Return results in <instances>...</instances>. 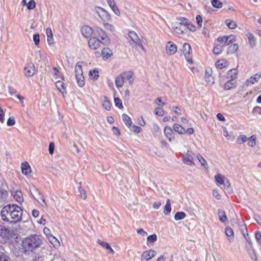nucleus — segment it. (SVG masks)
I'll return each instance as SVG.
<instances>
[{
	"mask_svg": "<svg viewBox=\"0 0 261 261\" xmlns=\"http://www.w3.org/2000/svg\"><path fill=\"white\" fill-rule=\"evenodd\" d=\"M22 210L16 204H8L1 211L2 219L5 221L16 223L21 220Z\"/></svg>",
	"mask_w": 261,
	"mask_h": 261,
	"instance_id": "nucleus-1",
	"label": "nucleus"
},
{
	"mask_svg": "<svg viewBox=\"0 0 261 261\" xmlns=\"http://www.w3.org/2000/svg\"><path fill=\"white\" fill-rule=\"evenodd\" d=\"M42 238L37 234H32L26 237L22 241V248L24 251H33L42 244Z\"/></svg>",
	"mask_w": 261,
	"mask_h": 261,
	"instance_id": "nucleus-2",
	"label": "nucleus"
},
{
	"mask_svg": "<svg viewBox=\"0 0 261 261\" xmlns=\"http://www.w3.org/2000/svg\"><path fill=\"white\" fill-rule=\"evenodd\" d=\"M94 11L103 22L111 21V17L110 15L102 8L96 7L94 8Z\"/></svg>",
	"mask_w": 261,
	"mask_h": 261,
	"instance_id": "nucleus-3",
	"label": "nucleus"
},
{
	"mask_svg": "<svg viewBox=\"0 0 261 261\" xmlns=\"http://www.w3.org/2000/svg\"><path fill=\"white\" fill-rule=\"evenodd\" d=\"M235 40L236 37L233 35L223 36L217 39L218 42L223 46V47L233 43Z\"/></svg>",
	"mask_w": 261,
	"mask_h": 261,
	"instance_id": "nucleus-4",
	"label": "nucleus"
},
{
	"mask_svg": "<svg viewBox=\"0 0 261 261\" xmlns=\"http://www.w3.org/2000/svg\"><path fill=\"white\" fill-rule=\"evenodd\" d=\"M95 31L99 38V40H100L101 43L105 45H107L110 43V40L103 30L99 27H96Z\"/></svg>",
	"mask_w": 261,
	"mask_h": 261,
	"instance_id": "nucleus-5",
	"label": "nucleus"
},
{
	"mask_svg": "<svg viewBox=\"0 0 261 261\" xmlns=\"http://www.w3.org/2000/svg\"><path fill=\"white\" fill-rule=\"evenodd\" d=\"M35 65L32 62L28 63L25 65L23 68V73L25 77H32L35 74Z\"/></svg>",
	"mask_w": 261,
	"mask_h": 261,
	"instance_id": "nucleus-6",
	"label": "nucleus"
},
{
	"mask_svg": "<svg viewBox=\"0 0 261 261\" xmlns=\"http://www.w3.org/2000/svg\"><path fill=\"white\" fill-rule=\"evenodd\" d=\"M128 35L129 38L130 39L129 43L133 47L136 48L137 47V44H140L141 40L136 33L134 31H130L129 32Z\"/></svg>",
	"mask_w": 261,
	"mask_h": 261,
	"instance_id": "nucleus-7",
	"label": "nucleus"
},
{
	"mask_svg": "<svg viewBox=\"0 0 261 261\" xmlns=\"http://www.w3.org/2000/svg\"><path fill=\"white\" fill-rule=\"evenodd\" d=\"M182 50L186 60L189 63H192V49L190 45L187 43H185L182 46Z\"/></svg>",
	"mask_w": 261,
	"mask_h": 261,
	"instance_id": "nucleus-8",
	"label": "nucleus"
},
{
	"mask_svg": "<svg viewBox=\"0 0 261 261\" xmlns=\"http://www.w3.org/2000/svg\"><path fill=\"white\" fill-rule=\"evenodd\" d=\"M14 234V231L11 229L6 228L4 225H0V236L3 238L9 239Z\"/></svg>",
	"mask_w": 261,
	"mask_h": 261,
	"instance_id": "nucleus-9",
	"label": "nucleus"
},
{
	"mask_svg": "<svg viewBox=\"0 0 261 261\" xmlns=\"http://www.w3.org/2000/svg\"><path fill=\"white\" fill-rule=\"evenodd\" d=\"M215 178L217 184L222 185L224 187H228L230 186L229 181L220 174L216 175Z\"/></svg>",
	"mask_w": 261,
	"mask_h": 261,
	"instance_id": "nucleus-10",
	"label": "nucleus"
},
{
	"mask_svg": "<svg viewBox=\"0 0 261 261\" xmlns=\"http://www.w3.org/2000/svg\"><path fill=\"white\" fill-rule=\"evenodd\" d=\"M193 154V153L191 151L188 150L186 155L182 158L184 163L191 166L194 165Z\"/></svg>",
	"mask_w": 261,
	"mask_h": 261,
	"instance_id": "nucleus-11",
	"label": "nucleus"
},
{
	"mask_svg": "<svg viewBox=\"0 0 261 261\" xmlns=\"http://www.w3.org/2000/svg\"><path fill=\"white\" fill-rule=\"evenodd\" d=\"M177 49V46L173 42L169 41L167 43L166 45V51L168 54L173 55L176 53Z\"/></svg>",
	"mask_w": 261,
	"mask_h": 261,
	"instance_id": "nucleus-12",
	"label": "nucleus"
},
{
	"mask_svg": "<svg viewBox=\"0 0 261 261\" xmlns=\"http://www.w3.org/2000/svg\"><path fill=\"white\" fill-rule=\"evenodd\" d=\"M30 192L33 197L38 202H39L40 199H42L43 197L40 191L34 186L30 188Z\"/></svg>",
	"mask_w": 261,
	"mask_h": 261,
	"instance_id": "nucleus-13",
	"label": "nucleus"
},
{
	"mask_svg": "<svg viewBox=\"0 0 261 261\" xmlns=\"http://www.w3.org/2000/svg\"><path fill=\"white\" fill-rule=\"evenodd\" d=\"M100 40L95 37L91 38L88 41L89 46L92 49H96L98 48L100 46Z\"/></svg>",
	"mask_w": 261,
	"mask_h": 261,
	"instance_id": "nucleus-14",
	"label": "nucleus"
},
{
	"mask_svg": "<svg viewBox=\"0 0 261 261\" xmlns=\"http://www.w3.org/2000/svg\"><path fill=\"white\" fill-rule=\"evenodd\" d=\"M156 254V251L154 250H149L143 252L141 258L142 259L148 260L153 257Z\"/></svg>",
	"mask_w": 261,
	"mask_h": 261,
	"instance_id": "nucleus-15",
	"label": "nucleus"
},
{
	"mask_svg": "<svg viewBox=\"0 0 261 261\" xmlns=\"http://www.w3.org/2000/svg\"><path fill=\"white\" fill-rule=\"evenodd\" d=\"M81 33L85 38H88L92 36L93 31L90 27L86 25L82 28Z\"/></svg>",
	"mask_w": 261,
	"mask_h": 261,
	"instance_id": "nucleus-16",
	"label": "nucleus"
},
{
	"mask_svg": "<svg viewBox=\"0 0 261 261\" xmlns=\"http://www.w3.org/2000/svg\"><path fill=\"white\" fill-rule=\"evenodd\" d=\"M172 28L174 31L178 34H184L185 32L187 31L185 27L180 25L176 22L172 24Z\"/></svg>",
	"mask_w": 261,
	"mask_h": 261,
	"instance_id": "nucleus-17",
	"label": "nucleus"
},
{
	"mask_svg": "<svg viewBox=\"0 0 261 261\" xmlns=\"http://www.w3.org/2000/svg\"><path fill=\"white\" fill-rule=\"evenodd\" d=\"M164 134L166 138L168 139L169 141L171 142L172 140L174 139L173 134V132L171 127L168 126H166L164 128Z\"/></svg>",
	"mask_w": 261,
	"mask_h": 261,
	"instance_id": "nucleus-18",
	"label": "nucleus"
},
{
	"mask_svg": "<svg viewBox=\"0 0 261 261\" xmlns=\"http://www.w3.org/2000/svg\"><path fill=\"white\" fill-rule=\"evenodd\" d=\"M245 35L248 39L250 46L254 47L255 45V39L253 34L249 31H247Z\"/></svg>",
	"mask_w": 261,
	"mask_h": 261,
	"instance_id": "nucleus-19",
	"label": "nucleus"
},
{
	"mask_svg": "<svg viewBox=\"0 0 261 261\" xmlns=\"http://www.w3.org/2000/svg\"><path fill=\"white\" fill-rule=\"evenodd\" d=\"M21 168L22 173L25 175H28L31 172V167L27 162L21 164Z\"/></svg>",
	"mask_w": 261,
	"mask_h": 261,
	"instance_id": "nucleus-20",
	"label": "nucleus"
},
{
	"mask_svg": "<svg viewBox=\"0 0 261 261\" xmlns=\"http://www.w3.org/2000/svg\"><path fill=\"white\" fill-rule=\"evenodd\" d=\"M260 78L261 73H257L254 75V76H251L249 79H248L246 81V83L247 84V85H248L249 83L253 84L256 83Z\"/></svg>",
	"mask_w": 261,
	"mask_h": 261,
	"instance_id": "nucleus-21",
	"label": "nucleus"
},
{
	"mask_svg": "<svg viewBox=\"0 0 261 261\" xmlns=\"http://www.w3.org/2000/svg\"><path fill=\"white\" fill-rule=\"evenodd\" d=\"M124 79L123 78L121 73L119 74L115 80L116 86L118 89L121 87L124 84Z\"/></svg>",
	"mask_w": 261,
	"mask_h": 261,
	"instance_id": "nucleus-22",
	"label": "nucleus"
},
{
	"mask_svg": "<svg viewBox=\"0 0 261 261\" xmlns=\"http://www.w3.org/2000/svg\"><path fill=\"white\" fill-rule=\"evenodd\" d=\"M123 78L126 79L129 81V84L130 85H132L134 83V80L132 79L133 73L132 72H124L121 73Z\"/></svg>",
	"mask_w": 261,
	"mask_h": 261,
	"instance_id": "nucleus-23",
	"label": "nucleus"
},
{
	"mask_svg": "<svg viewBox=\"0 0 261 261\" xmlns=\"http://www.w3.org/2000/svg\"><path fill=\"white\" fill-rule=\"evenodd\" d=\"M227 77L234 81L237 77L238 71L236 69H232L227 72Z\"/></svg>",
	"mask_w": 261,
	"mask_h": 261,
	"instance_id": "nucleus-24",
	"label": "nucleus"
},
{
	"mask_svg": "<svg viewBox=\"0 0 261 261\" xmlns=\"http://www.w3.org/2000/svg\"><path fill=\"white\" fill-rule=\"evenodd\" d=\"M46 33L47 36V42L49 45H51L54 42L53 34L50 28H47L46 30Z\"/></svg>",
	"mask_w": 261,
	"mask_h": 261,
	"instance_id": "nucleus-25",
	"label": "nucleus"
},
{
	"mask_svg": "<svg viewBox=\"0 0 261 261\" xmlns=\"http://www.w3.org/2000/svg\"><path fill=\"white\" fill-rule=\"evenodd\" d=\"M235 87L236 82L234 81L229 80L224 84L223 88L225 90H228Z\"/></svg>",
	"mask_w": 261,
	"mask_h": 261,
	"instance_id": "nucleus-26",
	"label": "nucleus"
},
{
	"mask_svg": "<svg viewBox=\"0 0 261 261\" xmlns=\"http://www.w3.org/2000/svg\"><path fill=\"white\" fill-rule=\"evenodd\" d=\"M102 56L104 59H108L112 55V51L109 48H104L101 51Z\"/></svg>",
	"mask_w": 261,
	"mask_h": 261,
	"instance_id": "nucleus-27",
	"label": "nucleus"
},
{
	"mask_svg": "<svg viewBox=\"0 0 261 261\" xmlns=\"http://www.w3.org/2000/svg\"><path fill=\"white\" fill-rule=\"evenodd\" d=\"M218 215L219 219L221 222L224 223L227 220V216L224 210L219 209Z\"/></svg>",
	"mask_w": 261,
	"mask_h": 261,
	"instance_id": "nucleus-28",
	"label": "nucleus"
},
{
	"mask_svg": "<svg viewBox=\"0 0 261 261\" xmlns=\"http://www.w3.org/2000/svg\"><path fill=\"white\" fill-rule=\"evenodd\" d=\"M225 234L228 238V240L231 242L233 240V231L232 228L229 227H227L225 228Z\"/></svg>",
	"mask_w": 261,
	"mask_h": 261,
	"instance_id": "nucleus-29",
	"label": "nucleus"
},
{
	"mask_svg": "<svg viewBox=\"0 0 261 261\" xmlns=\"http://www.w3.org/2000/svg\"><path fill=\"white\" fill-rule=\"evenodd\" d=\"M228 65V62L224 59L218 60L216 63V66L218 68L222 69Z\"/></svg>",
	"mask_w": 261,
	"mask_h": 261,
	"instance_id": "nucleus-30",
	"label": "nucleus"
},
{
	"mask_svg": "<svg viewBox=\"0 0 261 261\" xmlns=\"http://www.w3.org/2000/svg\"><path fill=\"white\" fill-rule=\"evenodd\" d=\"M56 86L58 90L62 93L66 90V86L63 81L58 80L56 82Z\"/></svg>",
	"mask_w": 261,
	"mask_h": 261,
	"instance_id": "nucleus-31",
	"label": "nucleus"
},
{
	"mask_svg": "<svg viewBox=\"0 0 261 261\" xmlns=\"http://www.w3.org/2000/svg\"><path fill=\"white\" fill-rule=\"evenodd\" d=\"M173 128L174 130L179 134H184L186 133V129L182 126L178 124H174Z\"/></svg>",
	"mask_w": 261,
	"mask_h": 261,
	"instance_id": "nucleus-32",
	"label": "nucleus"
},
{
	"mask_svg": "<svg viewBox=\"0 0 261 261\" xmlns=\"http://www.w3.org/2000/svg\"><path fill=\"white\" fill-rule=\"evenodd\" d=\"M98 243H99L102 247L105 248L107 250H109L110 252L112 253V254H114V251L113 250V249L111 248L110 245L106 243L102 242L99 240L97 241Z\"/></svg>",
	"mask_w": 261,
	"mask_h": 261,
	"instance_id": "nucleus-33",
	"label": "nucleus"
},
{
	"mask_svg": "<svg viewBox=\"0 0 261 261\" xmlns=\"http://www.w3.org/2000/svg\"><path fill=\"white\" fill-rule=\"evenodd\" d=\"M75 76H81L83 75V70L82 69V65L80 63H77L75 66Z\"/></svg>",
	"mask_w": 261,
	"mask_h": 261,
	"instance_id": "nucleus-34",
	"label": "nucleus"
},
{
	"mask_svg": "<svg viewBox=\"0 0 261 261\" xmlns=\"http://www.w3.org/2000/svg\"><path fill=\"white\" fill-rule=\"evenodd\" d=\"M171 202L170 200L168 199L166 202V204L164 206V213L165 215H169L171 212Z\"/></svg>",
	"mask_w": 261,
	"mask_h": 261,
	"instance_id": "nucleus-35",
	"label": "nucleus"
},
{
	"mask_svg": "<svg viewBox=\"0 0 261 261\" xmlns=\"http://www.w3.org/2000/svg\"><path fill=\"white\" fill-rule=\"evenodd\" d=\"M48 240L54 247H58L60 246L59 240L53 236L50 235L48 237Z\"/></svg>",
	"mask_w": 261,
	"mask_h": 261,
	"instance_id": "nucleus-36",
	"label": "nucleus"
},
{
	"mask_svg": "<svg viewBox=\"0 0 261 261\" xmlns=\"http://www.w3.org/2000/svg\"><path fill=\"white\" fill-rule=\"evenodd\" d=\"M238 48L239 45L237 44H233L230 45L227 48V54H234L238 49Z\"/></svg>",
	"mask_w": 261,
	"mask_h": 261,
	"instance_id": "nucleus-37",
	"label": "nucleus"
},
{
	"mask_svg": "<svg viewBox=\"0 0 261 261\" xmlns=\"http://www.w3.org/2000/svg\"><path fill=\"white\" fill-rule=\"evenodd\" d=\"M122 119L124 123L128 127L132 123L130 118L125 114H123L122 115Z\"/></svg>",
	"mask_w": 261,
	"mask_h": 261,
	"instance_id": "nucleus-38",
	"label": "nucleus"
},
{
	"mask_svg": "<svg viewBox=\"0 0 261 261\" xmlns=\"http://www.w3.org/2000/svg\"><path fill=\"white\" fill-rule=\"evenodd\" d=\"M102 106L105 108L107 110H110L111 109V103L110 101L108 100V98L106 96L103 98V100L102 102Z\"/></svg>",
	"mask_w": 261,
	"mask_h": 261,
	"instance_id": "nucleus-39",
	"label": "nucleus"
},
{
	"mask_svg": "<svg viewBox=\"0 0 261 261\" xmlns=\"http://www.w3.org/2000/svg\"><path fill=\"white\" fill-rule=\"evenodd\" d=\"M223 51V46L221 44L216 45L213 48V53L216 55H220Z\"/></svg>",
	"mask_w": 261,
	"mask_h": 261,
	"instance_id": "nucleus-40",
	"label": "nucleus"
},
{
	"mask_svg": "<svg viewBox=\"0 0 261 261\" xmlns=\"http://www.w3.org/2000/svg\"><path fill=\"white\" fill-rule=\"evenodd\" d=\"M189 20L185 18H180L177 19V21L175 22L179 25L185 27L187 29V25L189 22Z\"/></svg>",
	"mask_w": 261,
	"mask_h": 261,
	"instance_id": "nucleus-41",
	"label": "nucleus"
},
{
	"mask_svg": "<svg viewBox=\"0 0 261 261\" xmlns=\"http://www.w3.org/2000/svg\"><path fill=\"white\" fill-rule=\"evenodd\" d=\"M211 4L214 8L218 9L222 8L223 6V3L219 0H212Z\"/></svg>",
	"mask_w": 261,
	"mask_h": 261,
	"instance_id": "nucleus-42",
	"label": "nucleus"
},
{
	"mask_svg": "<svg viewBox=\"0 0 261 261\" xmlns=\"http://www.w3.org/2000/svg\"><path fill=\"white\" fill-rule=\"evenodd\" d=\"M78 85L82 87L85 85V80L83 75L75 76Z\"/></svg>",
	"mask_w": 261,
	"mask_h": 261,
	"instance_id": "nucleus-43",
	"label": "nucleus"
},
{
	"mask_svg": "<svg viewBox=\"0 0 261 261\" xmlns=\"http://www.w3.org/2000/svg\"><path fill=\"white\" fill-rule=\"evenodd\" d=\"M225 23L229 28L231 29H234L237 27L236 22L230 19L226 20Z\"/></svg>",
	"mask_w": 261,
	"mask_h": 261,
	"instance_id": "nucleus-44",
	"label": "nucleus"
},
{
	"mask_svg": "<svg viewBox=\"0 0 261 261\" xmlns=\"http://www.w3.org/2000/svg\"><path fill=\"white\" fill-rule=\"evenodd\" d=\"M185 217L186 214L182 212H178L174 216V219L175 220H180L184 219Z\"/></svg>",
	"mask_w": 261,
	"mask_h": 261,
	"instance_id": "nucleus-45",
	"label": "nucleus"
},
{
	"mask_svg": "<svg viewBox=\"0 0 261 261\" xmlns=\"http://www.w3.org/2000/svg\"><path fill=\"white\" fill-rule=\"evenodd\" d=\"M103 27L107 31H109L111 33H113L115 31V27L114 26L109 23H103Z\"/></svg>",
	"mask_w": 261,
	"mask_h": 261,
	"instance_id": "nucleus-46",
	"label": "nucleus"
},
{
	"mask_svg": "<svg viewBox=\"0 0 261 261\" xmlns=\"http://www.w3.org/2000/svg\"><path fill=\"white\" fill-rule=\"evenodd\" d=\"M256 137L254 135L251 136L248 138V145L251 147H254L256 145Z\"/></svg>",
	"mask_w": 261,
	"mask_h": 261,
	"instance_id": "nucleus-47",
	"label": "nucleus"
},
{
	"mask_svg": "<svg viewBox=\"0 0 261 261\" xmlns=\"http://www.w3.org/2000/svg\"><path fill=\"white\" fill-rule=\"evenodd\" d=\"M128 127L129 128L130 130H132L133 132L136 133L137 134L140 133L141 130H142L141 128H140V127H138L137 126H136V125L133 124V123H132L128 126Z\"/></svg>",
	"mask_w": 261,
	"mask_h": 261,
	"instance_id": "nucleus-48",
	"label": "nucleus"
},
{
	"mask_svg": "<svg viewBox=\"0 0 261 261\" xmlns=\"http://www.w3.org/2000/svg\"><path fill=\"white\" fill-rule=\"evenodd\" d=\"M247 141V137L245 135H242L239 136L236 141V142L239 144L244 143Z\"/></svg>",
	"mask_w": 261,
	"mask_h": 261,
	"instance_id": "nucleus-49",
	"label": "nucleus"
},
{
	"mask_svg": "<svg viewBox=\"0 0 261 261\" xmlns=\"http://www.w3.org/2000/svg\"><path fill=\"white\" fill-rule=\"evenodd\" d=\"M14 198L18 201L21 202L22 200V195L20 191L15 192L13 195Z\"/></svg>",
	"mask_w": 261,
	"mask_h": 261,
	"instance_id": "nucleus-50",
	"label": "nucleus"
},
{
	"mask_svg": "<svg viewBox=\"0 0 261 261\" xmlns=\"http://www.w3.org/2000/svg\"><path fill=\"white\" fill-rule=\"evenodd\" d=\"M80 196L83 199H85L87 198V193L84 189H83L82 187L80 186L78 188Z\"/></svg>",
	"mask_w": 261,
	"mask_h": 261,
	"instance_id": "nucleus-51",
	"label": "nucleus"
},
{
	"mask_svg": "<svg viewBox=\"0 0 261 261\" xmlns=\"http://www.w3.org/2000/svg\"><path fill=\"white\" fill-rule=\"evenodd\" d=\"M114 103L116 107H118L119 109H123V106L122 105V101L121 100L118 98L116 97L114 98Z\"/></svg>",
	"mask_w": 261,
	"mask_h": 261,
	"instance_id": "nucleus-52",
	"label": "nucleus"
},
{
	"mask_svg": "<svg viewBox=\"0 0 261 261\" xmlns=\"http://www.w3.org/2000/svg\"><path fill=\"white\" fill-rule=\"evenodd\" d=\"M197 159L198 160L199 162L200 163L201 165L204 167H206V165H207V163L205 159L203 158V156L198 154L197 155Z\"/></svg>",
	"mask_w": 261,
	"mask_h": 261,
	"instance_id": "nucleus-53",
	"label": "nucleus"
},
{
	"mask_svg": "<svg viewBox=\"0 0 261 261\" xmlns=\"http://www.w3.org/2000/svg\"><path fill=\"white\" fill-rule=\"evenodd\" d=\"M0 261H11L10 258L4 253L0 252Z\"/></svg>",
	"mask_w": 261,
	"mask_h": 261,
	"instance_id": "nucleus-54",
	"label": "nucleus"
},
{
	"mask_svg": "<svg viewBox=\"0 0 261 261\" xmlns=\"http://www.w3.org/2000/svg\"><path fill=\"white\" fill-rule=\"evenodd\" d=\"M157 240V236L155 234H153L147 237V241L149 242L153 243Z\"/></svg>",
	"mask_w": 261,
	"mask_h": 261,
	"instance_id": "nucleus-55",
	"label": "nucleus"
},
{
	"mask_svg": "<svg viewBox=\"0 0 261 261\" xmlns=\"http://www.w3.org/2000/svg\"><path fill=\"white\" fill-rule=\"evenodd\" d=\"M27 8L29 10L33 9L36 6V3L34 1H30L27 4H26Z\"/></svg>",
	"mask_w": 261,
	"mask_h": 261,
	"instance_id": "nucleus-56",
	"label": "nucleus"
},
{
	"mask_svg": "<svg viewBox=\"0 0 261 261\" xmlns=\"http://www.w3.org/2000/svg\"><path fill=\"white\" fill-rule=\"evenodd\" d=\"M89 75L91 76H93V77H92V78L94 80L97 79L98 78V77L99 76L98 71L96 70H94L92 71H90Z\"/></svg>",
	"mask_w": 261,
	"mask_h": 261,
	"instance_id": "nucleus-57",
	"label": "nucleus"
},
{
	"mask_svg": "<svg viewBox=\"0 0 261 261\" xmlns=\"http://www.w3.org/2000/svg\"><path fill=\"white\" fill-rule=\"evenodd\" d=\"M155 114L159 116H162L164 114V111L161 108H156L155 110Z\"/></svg>",
	"mask_w": 261,
	"mask_h": 261,
	"instance_id": "nucleus-58",
	"label": "nucleus"
},
{
	"mask_svg": "<svg viewBox=\"0 0 261 261\" xmlns=\"http://www.w3.org/2000/svg\"><path fill=\"white\" fill-rule=\"evenodd\" d=\"M15 124V120L14 117H10L7 121V125L8 126H13Z\"/></svg>",
	"mask_w": 261,
	"mask_h": 261,
	"instance_id": "nucleus-59",
	"label": "nucleus"
},
{
	"mask_svg": "<svg viewBox=\"0 0 261 261\" xmlns=\"http://www.w3.org/2000/svg\"><path fill=\"white\" fill-rule=\"evenodd\" d=\"M196 20L198 25V28H201L202 23V18L201 16L199 15H197L196 17Z\"/></svg>",
	"mask_w": 261,
	"mask_h": 261,
	"instance_id": "nucleus-60",
	"label": "nucleus"
},
{
	"mask_svg": "<svg viewBox=\"0 0 261 261\" xmlns=\"http://www.w3.org/2000/svg\"><path fill=\"white\" fill-rule=\"evenodd\" d=\"M205 81L208 84H213L214 83V79L213 77L211 75H207L205 76Z\"/></svg>",
	"mask_w": 261,
	"mask_h": 261,
	"instance_id": "nucleus-61",
	"label": "nucleus"
},
{
	"mask_svg": "<svg viewBox=\"0 0 261 261\" xmlns=\"http://www.w3.org/2000/svg\"><path fill=\"white\" fill-rule=\"evenodd\" d=\"M189 29L191 31L194 32L196 31V27L189 21L187 25V30Z\"/></svg>",
	"mask_w": 261,
	"mask_h": 261,
	"instance_id": "nucleus-62",
	"label": "nucleus"
},
{
	"mask_svg": "<svg viewBox=\"0 0 261 261\" xmlns=\"http://www.w3.org/2000/svg\"><path fill=\"white\" fill-rule=\"evenodd\" d=\"M54 149H55L54 143L50 142L49 144V148H48L49 153L50 154H53L54 153Z\"/></svg>",
	"mask_w": 261,
	"mask_h": 261,
	"instance_id": "nucleus-63",
	"label": "nucleus"
},
{
	"mask_svg": "<svg viewBox=\"0 0 261 261\" xmlns=\"http://www.w3.org/2000/svg\"><path fill=\"white\" fill-rule=\"evenodd\" d=\"M255 237L260 244H261V233L259 231H257L255 233Z\"/></svg>",
	"mask_w": 261,
	"mask_h": 261,
	"instance_id": "nucleus-64",
	"label": "nucleus"
}]
</instances>
